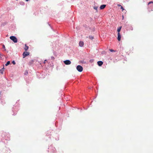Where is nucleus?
I'll list each match as a JSON object with an SVG mask.
<instances>
[{"instance_id":"f257e3e1","label":"nucleus","mask_w":153,"mask_h":153,"mask_svg":"<svg viewBox=\"0 0 153 153\" xmlns=\"http://www.w3.org/2000/svg\"><path fill=\"white\" fill-rule=\"evenodd\" d=\"M10 38L14 43H17V39L15 36H10Z\"/></svg>"},{"instance_id":"5701e85b","label":"nucleus","mask_w":153,"mask_h":153,"mask_svg":"<svg viewBox=\"0 0 153 153\" xmlns=\"http://www.w3.org/2000/svg\"><path fill=\"white\" fill-rule=\"evenodd\" d=\"M29 0H26V1H29Z\"/></svg>"},{"instance_id":"9b49d317","label":"nucleus","mask_w":153,"mask_h":153,"mask_svg":"<svg viewBox=\"0 0 153 153\" xmlns=\"http://www.w3.org/2000/svg\"><path fill=\"white\" fill-rule=\"evenodd\" d=\"M10 61H8L7 62V63L5 64V65L6 66H7L9 64H10Z\"/></svg>"},{"instance_id":"7ed1b4c3","label":"nucleus","mask_w":153,"mask_h":153,"mask_svg":"<svg viewBox=\"0 0 153 153\" xmlns=\"http://www.w3.org/2000/svg\"><path fill=\"white\" fill-rule=\"evenodd\" d=\"M29 53L27 52H25L23 53V57L25 58L26 56L29 55Z\"/></svg>"},{"instance_id":"0eeeda50","label":"nucleus","mask_w":153,"mask_h":153,"mask_svg":"<svg viewBox=\"0 0 153 153\" xmlns=\"http://www.w3.org/2000/svg\"><path fill=\"white\" fill-rule=\"evenodd\" d=\"M79 45L80 47H82L84 45V42L83 41H82L79 42Z\"/></svg>"},{"instance_id":"20e7f679","label":"nucleus","mask_w":153,"mask_h":153,"mask_svg":"<svg viewBox=\"0 0 153 153\" xmlns=\"http://www.w3.org/2000/svg\"><path fill=\"white\" fill-rule=\"evenodd\" d=\"M64 63L66 65H68L71 64V62L69 60H66L64 61Z\"/></svg>"},{"instance_id":"39448f33","label":"nucleus","mask_w":153,"mask_h":153,"mask_svg":"<svg viewBox=\"0 0 153 153\" xmlns=\"http://www.w3.org/2000/svg\"><path fill=\"white\" fill-rule=\"evenodd\" d=\"M121 36L120 33H117V39L119 41L120 40Z\"/></svg>"},{"instance_id":"a211bd4d","label":"nucleus","mask_w":153,"mask_h":153,"mask_svg":"<svg viewBox=\"0 0 153 153\" xmlns=\"http://www.w3.org/2000/svg\"><path fill=\"white\" fill-rule=\"evenodd\" d=\"M152 2H153V1H150V2L149 3H148V4H151V3H152Z\"/></svg>"},{"instance_id":"6e6552de","label":"nucleus","mask_w":153,"mask_h":153,"mask_svg":"<svg viewBox=\"0 0 153 153\" xmlns=\"http://www.w3.org/2000/svg\"><path fill=\"white\" fill-rule=\"evenodd\" d=\"M106 5L105 4H102L101 5L100 7V9L102 10L104 9L106 7Z\"/></svg>"},{"instance_id":"4468645a","label":"nucleus","mask_w":153,"mask_h":153,"mask_svg":"<svg viewBox=\"0 0 153 153\" xmlns=\"http://www.w3.org/2000/svg\"><path fill=\"white\" fill-rule=\"evenodd\" d=\"M121 9H122V11H123V10H124V8H123V7L122 6H121Z\"/></svg>"},{"instance_id":"b1692460","label":"nucleus","mask_w":153,"mask_h":153,"mask_svg":"<svg viewBox=\"0 0 153 153\" xmlns=\"http://www.w3.org/2000/svg\"><path fill=\"white\" fill-rule=\"evenodd\" d=\"M152 3L153 4V2H152Z\"/></svg>"},{"instance_id":"9d476101","label":"nucleus","mask_w":153,"mask_h":153,"mask_svg":"<svg viewBox=\"0 0 153 153\" xmlns=\"http://www.w3.org/2000/svg\"><path fill=\"white\" fill-rule=\"evenodd\" d=\"M121 26L120 27H119V28H117V31L118 32V33H120V31L121 28Z\"/></svg>"},{"instance_id":"4be33fe9","label":"nucleus","mask_w":153,"mask_h":153,"mask_svg":"<svg viewBox=\"0 0 153 153\" xmlns=\"http://www.w3.org/2000/svg\"><path fill=\"white\" fill-rule=\"evenodd\" d=\"M47 60H45V61H44V63H45V61H46Z\"/></svg>"},{"instance_id":"1a4fd4ad","label":"nucleus","mask_w":153,"mask_h":153,"mask_svg":"<svg viewBox=\"0 0 153 153\" xmlns=\"http://www.w3.org/2000/svg\"><path fill=\"white\" fill-rule=\"evenodd\" d=\"M29 47L27 46L26 45H25V47L24 48V49L25 51H27Z\"/></svg>"},{"instance_id":"ddd939ff","label":"nucleus","mask_w":153,"mask_h":153,"mask_svg":"<svg viewBox=\"0 0 153 153\" xmlns=\"http://www.w3.org/2000/svg\"><path fill=\"white\" fill-rule=\"evenodd\" d=\"M89 38L91 39H94V37H93V36H89Z\"/></svg>"},{"instance_id":"412c9836","label":"nucleus","mask_w":153,"mask_h":153,"mask_svg":"<svg viewBox=\"0 0 153 153\" xmlns=\"http://www.w3.org/2000/svg\"><path fill=\"white\" fill-rule=\"evenodd\" d=\"M3 48L4 49L5 48V46L4 45H3Z\"/></svg>"},{"instance_id":"2eb2a0df","label":"nucleus","mask_w":153,"mask_h":153,"mask_svg":"<svg viewBox=\"0 0 153 153\" xmlns=\"http://www.w3.org/2000/svg\"><path fill=\"white\" fill-rule=\"evenodd\" d=\"M12 63L13 65H15L16 64V63L14 61H13Z\"/></svg>"},{"instance_id":"6ab92c4d","label":"nucleus","mask_w":153,"mask_h":153,"mask_svg":"<svg viewBox=\"0 0 153 153\" xmlns=\"http://www.w3.org/2000/svg\"><path fill=\"white\" fill-rule=\"evenodd\" d=\"M109 50H110V51L111 52H113V51H114L112 49H110Z\"/></svg>"},{"instance_id":"f03ea898","label":"nucleus","mask_w":153,"mask_h":153,"mask_svg":"<svg viewBox=\"0 0 153 153\" xmlns=\"http://www.w3.org/2000/svg\"><path fill=\"white\" fill-rule=\"evenodd\" d=\"M76 69L79 72H81L82 71L83 68L81 66L78 65L76 67Z\"/></svg>"},{"instance_id":"aec40b11","label":"nucleus","mask_w":153,"mask_h":153,"mask_svg":"<svg viewBox=\"0 0 153 153\" xmlns=\"http://www.w3.org/2000/svg\"><path fill=\"white\" fill-rule=\"evenodd\" d=\"M117 6H118V7H121V6H122L120 4H117Z\"/></svg>"},{"instance_id":"423d86ee","label":"nucleus","mask_w":153,"mask_h":153,"mask_svg":"<svg viewBox=\"0 0 153 153\" xmlns=\"http://www.w3.org/2000/svg\"><path fill=\"white\" fill-rule=\"evenodd\" d=\"M103 64V62L102 61H99L97 62V64L99 66H101Z\"/></svg>"},{"instance_id":"f3484780","label":"nucleus","mask_w":153,"mask_h":153,"mask_svg":"<svg viewBox=\"0 0 153 153\" xmlns=\"http://www.w3.org/2000/svg\"><path fill=\"white\" fill-rule=\"evenodd\" d=\"M93 59H91L90 60V62H93Z\"/></svg>"},{"instance_id":"dca6fc26","label":"nucleus","mask_w":153,"mask_h":153,"mask_svg":"<svg viewBox=\"0 0 153 153\" xmlns=\"http://www.w3.org/2000/svg\"><path fill=\"white\" fill-rule=\"evenodd\" d=\"M97 7H94V9H95L96 10H97Z\"/></svg>"},{"instance_id":"f8f14e48","label":"nucleus","mask_w":153,"mask_h":153,"mask_svg":"<svg viewBox=\"0 0 153 153\" xmlns=\"http://www.w3.org/2000/svg\"><path fill=\"white\" fill-rule=\"evenodd\" d=\"M0 72L1 74H3L4 70L3 69H2L0 70Z\"/></svg>"}]
</instances>
